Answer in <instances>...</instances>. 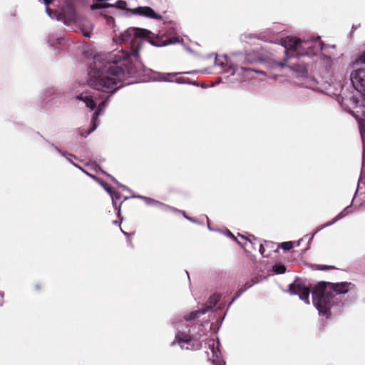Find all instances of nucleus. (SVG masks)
Wrapping results in <instances>:
<instances>
[{"mask_svg": "<svg viewBox=\"0 0 365 365\" xmlns=\"http://www.w3.org/2000/svg\"><path fill=\"white\" fill-rule=\"evenodd\" d=\"M279 77L278 75H273L271 78L273 79H277Z\"/></svg>", "mask_w": 365, "mask_h": 365, "instance_id": "nucleus-40", "label": "nucleus"}, {"mask_svg": "<svg viewBox=\"0 0 365 365\" xmlns=\"http://www.w3.org/2000/svg\"><path fill=\"white\" fill-rule=\"evenodd\" d=\"M150 45L155 47H163L168 45H173L176 43L182 44L184 48L190 53H194V51L190 47L185 44L183 39L179 38V37H175L173 38H169L168 40H163L162 35L157 36L155 38L150 41Z\"/></svg>", "mask_w": 365, "mask_h": 365, "instance_id": "nucleus-14", "label": "nucleus"}, {"mask_svg": "<svg viewBox=\"0 0 365 365\" xmlns=\"http://www.w3.org/2000/svg\"><path fill=\"white\" fill-rule=\"evenodd\" d=\"M359 127V130L361 133V136L363 140V143L365 142V118H359L356 117Z\"/></svg>", "mask_w": 365, "mask_h": 365, "instance_id": "nucleus-25", "label": "nucleus"}, {"mask_svg": "<svg viewBox=\"0 0 365 365\" xmlns=\"http://www.w3.org/2000/svg\"><path fill=\"white\" fill-rule=\"evenodd\" d=\"M48 46L51 47L56 53H61V50L68 48L73 41L66 38L63 34L53 32L46 37Z\"/></svg>", "mask_w": 365, "mask_h": 365, "instance_id": "nucleus-8", "label": "nucleus"}, {"mask_svg": "<svg viewBox=\"0 0 365 365\" xmlns=\"http://www.w3.org/2000/svg\"><path fill=\"white\" fill-rule=\"evenodd\" d=\"M39 1L43 3L46 8H48V6L53 3V0H39Z\"/></svg>", "mask_w": 365, "mask_h": 365, "instance_id": "nucleus-34", "label": "nucleus"}, {"mask_svg": "<svg viewBox=\"0 0 365 365\" xmlns=\"http://www.w3.org/2000/svg\"><path fill=\"white\" fill-rule=\"evenodd\" d=\"M210 68H205L203 69H200V73H210Z\"/></svg>", "mask_w": 365, "mask_h": 365, "instance_id": "nucleus-36", "label": "nucleus"}, {"mask_svg": "<svg viewBox=\"0 0 365 365\" xmlns=\"http://www.w3.org/2000/svg\"><path fill=\"white\" fill-rule=\"evenodd\" d=\"M78 99L83 101L86 106L91 110H93L96 104L98 103V111H96L93 114V116L92 118V128L90 132H88V134H89L91 132H93L94 130H96L97 127L96 120L98 119V117L99 115V112L104 108L105 106V101L100 102V101L102 99V97L100 96V94L98 93H93V95L91 96H83V93H81V96L77 97Z\"/></svg>", "mask_w": 365, "mask_h": 365, "instance_id": "nucleus-7", "label": "nucleus"}, {"mask_svg": "<svg viewBox=\"0 0 365 365\" xmlns=\"http://www.w3.org/2000/svg\"><path fill=\"white\" fill-rule=\"evenodd\" d=\"M46 14L51 19H56L58 21H62L64 24L68 25V23L67 22L68 20V14H66V16L64 13H60L56 14L53 11H52L49 8H46L45 10Z\"/></svg>", "mask_w": 365, "mask_h": 365, "instance_id": "nucleus-19", "label": "nucleus"}, {"mask_svg": "<svg viewBox=\"0 0 365 365\" xmlns=\"http://www.w3.org/2000/svg\"><path fill=\"white\" fill-rule=\"evenodd\" d=\"M327 47H331V48H334L336 47V45H331V46L327 45Z\"/></svg>", "mask_w": 365, "mask_h": 365, "instance_id": "nucleus-43", "label": "nucleus"}, {"mask_svg": "<svg viewBox=\"0 0 365 365\" xmlns=\"http://www.w3.org/2000/svg\"><path fill=\"white\" fill-rule=\"evenodd\" d=\"M107 2L109 1V0H106Z\"/></svg>", "mask_w": 365, "mask_h": 365, "instance_id": "nucleus-46", "label": "nucleus"}, {"mask_svg": "<svg viewBox=\"0 0 365 365\" xmlns=\"http://www.w3.org/2000/svg\"><path fill=\"white\" fill-rule=\"evenodd\" d=\"M314 91H320V92H322L324 91L321 88H317L316 90H314Z\"/></svg>", "mask_w": 365, "mask_h": 365, "instance_id": "nucleus-42", "label": "nucleus"}, {"mask_svg": "<svg viewBox=\"0 0 365 365\" xmlns=\"http://www.w3.org/2000/svg\"><path fill=\"white\" fill-rule=\"evenodd\" d=\"M349 207H346L340 214L336 216V220L340 219L347 215Z\"/></svg>", "mask_w": 365, "mask_h": 365, "instance_id": "nucleus-32", "label": "nucleus"}, {"mask_svg": "<svg viewBox=\"0 0 365 365\" xmlns=\"http://www.w3.org/2000/svg\"><path fill=\"white\" fill-rule=\"evenodd\" d=\"M128 13L154 20L163 19V16L149 6H139L133 9L128 8L125 14Z\"/></svg>", "mask_w": 365, "mask_h": 365, "instance_id": "nucleus-10", "label": "nucleus"}, {"mask_svg": "<svg viewBox=\"0 0 365 365\" xmlns=\"http://www.w3.org/2000/svg\"><path fill=\"white\" fill-rule=\"evenodd\" d=\"M90 177H91L93 179H96V178L93 175H89Z\"/></svg>", "mask_w": 365, "mask_h": 365, "instance_id": "nucleus-45", "label": "nucleus"}, {"mask_svg": "<svg viewBox=\"0 0 365 365\" xmlns=\"http://www.w3.org/2000/svg\"><path fill=\"white\" fill-rule=\"evenodd\" d=\"M341 105L345 110L351 112L358 104L365 108V93H342Z\"/></svg>", "mask_w": 365, "mask_h": 365, "instance_id": "nucleus-9", "label": "nucleus"}, {"mask_svg": "<svg viewBox=\"0 0 365 365\" xmlns=\"http://www.w3.org/2000/svg\"><path fill=\"white\" fill-rule=\"evenodd\" d=\"M74 1L76 2L80 3V4H86V0H74Z\"/></svg>", "mask_w": 365, "mask_h": 365, "instance_id": "nucleus-39", "label": "nucleus"}, {"mask_svg": "<svg viewBox=\"0 0 365 365\" xmlns=\"http://www.w3.org/2000/svg\"><path fill=\"white\" fill-rule=\"evenodd\" d=\"M65 12L68 14V25L73 24V30L81 33L86 38H90L94 29L93 24L88 19H82L77 9L71 2L65 4Z\"/></svg>", "mask_w": 365, "mask_h": 365, "instance_id": "nucleus-6", "label": "nucleus"}, {"mask_svg": "<svg viewBox=\"0 0 365 365\" xmlns=\"http://www.w3.org/2000/svg\"><path fill=\"white\" fill-rule=\"evenodd\" d=\"M255 283V282H254V281H252L251 282L246 283L245 285V288L242 289V292H244L247 289L251 287Z\"/></svg>", "mask_w": 365, "mask_h": 365, "instance_id": "nucleus-35", "label": "nucleus"}, {"mask_svg": "<svg viewBox=\"0 0 365 365\" xmlns=\"http://www.w3.org/2000/svg\"><path fill=\"white\" fill-rule=\"evenodd\" d=\"M143 198L146 200V202L148 204L155 203V202L153 200L150 199V198H147V197H143Z\"/></svg>", "mask_w": 365, "mask_h": 365, "instance_id": "nucleus-38", "label": "nucleus"}, {"mask_svg": "<svg viewBox=\"0 0 365 365\" xmlns=\"http://www.w3.org/2000/svg\"><path fill=\"white\" fill-rule=\"evenodd\" d=\"M3 303V297L2 296H0V305H1Z\"/></svg>", "mask_w": 365, "mask_h": 365, "instance_id": "nucleus-41", "label": "nucleus"}, {"mask_svg": "<svg viewBox=\"0 0 365 365\" xmlns=\"http://www.w3.org/2000/svg\"><path fill=\"white\" fill-rule=\"evenodd\" d=\"M112 180H113L114 182H115L117 184H118V182L115 180V178H112Z\"/></svg>", "mask_w": 365, "mask_h": 365, "instance_id": "nucleus-44", "label": "nucleus"}, {"mask_svg": "<svg viewBox=\"0 0 365 365\" xmlns=\"http://www.w3.org/2000/svg\"><path fill=\"white\" fill-rule=\"evenodd\" d=\"M273 271L277 274H282L286 271V268L283 264H276L273 267Z\"/></svg>", "mask_w": 365, "mask_h": 365, "instance_id": "nucleus-27", "label": "nucleus"}, {"mask_svg": "<svg viewBox=\"0 0 365 365\" xmlns=\"http://www.w3.org/2000/svg\"><path fill=\"white\" fill-rule=\"evenodd\" d=\"M111 195V197H112V199H113V206L115 207V209L118 208L117 207V204L116 202H115V200H118L120 199V194L118 192H112V194Z\"/></svg>", "mask_w": 365, "mask_h": 365, "instance_id": "nucleus-29", "label": "nucleus"}, {"mask_svg": "<svg viewBox=\"0 0 365 365\" xmlns=\"http://www.w3.org/2000/svg\"><path fill=\"white\" fill-rule=\"evenodd\" d=\"M292 69L298 74V77H307L308 75V68L305 64L296 63L292 66Z\"/></svg>", "mask_w": 365, "mask_h": 365, "instance_id": "nucleus-21", "label": "nucleus"}, {"mask_svg": "<svg viewBox=\"0 0 365 365\" xmlns=\"http://www.w3.org/2000/svg\"><path fill=\"white\" fill-rule=\"evenodd\" d=\"M259 251L264 257H268V255L265 254V249L262 244H259Z\"/></svg>", "mask_w": 365, "mask_h": 365, "instance_id": "nucleus-33", "label": "nucleus"}, {"mask_svg": "<svg viewBox=\"0 0 365 365\" xmlns=\"http://www.w3.org/2000/svg\"><path fill=\"white\" fill-rule=\"evenodd\" d=\"M292 242H285L281 244V247L284 250H289L292 248Z\"/></svg>", "mask_w": 365, "mask_h": 365, "instance_id": "nucleus-28", "label": "nucleus"}, {"mask_svg": "<svg viewBox=\"0 0 365 365\" xmlns=\"http://www.w3.org/2000/svg\"><path fill=\"white\" fill-rule=\"evenodd\" d=\"M148 29L130 27L120 34V39L126 46L105 53H96L86 48L83 53L93 62L88 67V78L82 83V91L87 85L96 91H118L126 86L138 83L140 51L142 36L150 34Z\"/></svg>", "mask_w": 365, "mask_h": 365, "instance_id": "nucleus-1", "label": "nucleus"}, {"mask_svg": "<svg viewBox=\"0 0 365 365\" xmlns=\"http://www.w3.org/2000/svg\"><path fill=\"white\" fill-rule=\"evenodd\" d=\"M140 66V76L138 83L144 82H173V78L179 75H194L200 73V69L191 70L184 72L163 73L147 68L143 63H138Z\"/></svg>", "mask_w": 365, "mask_h": 365, "instance_id": "nucleus-5", "label": "nucleus"}, {"mask_svg": "<svg viewBox=\"0 0 365 365\" xmlns=\"http://www.w3.org/2000/svg\"><path fill=\"white\" fill-rule=\"evenodd\" d=\"M360 26H361V24H357V25H356V24H353V25H352V26H351V31H350V32H349V36L350 38H351V36H353V34H354V31H355L358 28H359Z\"/></svg>", "mask_w": 365, "mask_h": 365, "instance_id": "nucleus-30", "label": "nucleus"}, {"mask_svg": "<svg viewBox=\"0 0 365 365\" xmlns=\"http://www.w3.org/2000/svg\"><path fill=\"white\" fill-rule=\"evenodd\" d=\"M109 4L106 0H92L90 9L91 11L105 10L110 8V6H108Z\"/></svg>", "mask_w": 365, "mask_h": 365, "instance_id": "nucleus-20", "label": "nucleus"}, {"mask_svg": "<svg viewBox=\"0 0 365 365\" xmlns=\"http://www.w3.org/2000/svg\"><path fill=\"white\" fill-rule=\"evenodd\" d=\"M354 285L350 282L329 283L320 282L312 291L313 304L320 314H327L331 306L332 294L329 290L332 289L336 294H345L353 289Z\"/></svg>", "mask_w": 365, "mask_h": 365, "instance_id": "nucleus-3", "label": "nucleus"}, {"mask_svg": "<svg viewBox=\"0 0 365 365\" xmlns=\"http://www.w3.org/2000/svg\"><path fill=\"white\" fill-rule=\"evenodd\" d=\"M240 69L245 72L252 71V72H255L257 73H260V74H264V75L265 74V72L264 71L257 69V68H250L247 66H241Z\"/></svg>", "mask_w": 365, "mask_h": 365, "instance_id": "nucleus-26", "label": "nucleus"}, {"mask_svg": "<svg viewBox=\"0 0 365 365\" xmlns=\"http://www.w3.org/2000/svg\"><path fill=\"white\" fill-rule=\"evenodd\" d=\"M209 346H210L211 355L208 354L209 359L215 365H225V361L221 358V353L219 350L220 342H217L212 339L209 341Z\"/></svg>", "mask_w": 365, "mask_h": 365, "instance_id": "nucleus-17", "label": "nucleus"}, {"mask_svg": "<svg viewBox=\"0 0 365 365\" xmlns=\"http://www.w3.org/2000/svg\"><path fill=\"white\" fill-rule=\"evenodd\" d=\"M110 8H115L119 10H124L127 6V2L125 0H117L114 4H108Z\"/></svg>", "mask_w": 365, "mask_h": 365, "instance_id": "nucleus-23", "label": "nucleus"}, {"mask_svg": "<svg viewBox=\"0 0 365 365\" xmlns=\"http://www.w3.org/2000/svg\"><path fill=\"white\" fill-rule=\"evenodd\" d=\"M215 66H217L224 69L223 74L230 73V75L217 77L215 81H198L187 77H179L173 79V83L177 84H187L200 87L202 89H207L210 87H214L220 83H227L232 81L230 79L231 76H234L238 70V67L232 63L227 55L223 56V59L220 58L217 55L215 58Z\"/></svg>", "mask_w": 365, "mask_h": 365, "instance_id": "nucleus-4", "label": "nucleus"}, {"mask_svg": "<svg viewBox=\"0 0 365 365\" xmlns=\"http://www.w3.org/2000/svg\"><path fill=\"white\" fill-rule=\"evenodd\" d=\"M352 65H365V50L356 56V57L352 61Z\"/></svg>", "mask_w": 365, "mask_h": 365, "instance_id": "nucleus-24", "label": "nucleus"}, {"mask_svg": "<svg viewBox=\"0 0 365 365\" xmlns=\"http://www.w3.org/2000/svg\"><path fill=\"white\" fill-rule=\"evenodd\" d=\"M270 58L266 55L263 54L258 49H252L245 51L244 61L248 64H254L257 63H267Z\"/></svg>", "mask_w": 365, "mask_h": 365, "instance_id": "nucleus-15", "label": "nucleus"}, {"mask_svg": "<svg viewBox=\"0 0 365 365\" xmlns=\"http://www.w3.org/2000/svg\"><path fill=\"white\" fill-rule=\"evenodd\" d=\"M148 31L150 32V34L143 35L142 36V45L144 43L145 40H147V41L150 43V41L153 38H155L158 35H162L163 36V40L175 38V36H172L177 35L176 23L174 21H168V28L160 30L156 35H154L150 30Z\"/></svg>", "mask_w": 365, "mask_h": 365, "instance_id": "nucleus-12", "label": "nucleus"}, {"mask_svg": "<svg viewBox=\"0 0 365 365\" xmlns=\"http://www.w3.org/2000/svg\"><path fill=\"white\" fill-rule=\"evenodd\" d=\"M319 36L316 39L314 38H299L294 36H287L281 39L280 44L284 49V58L277 65L284 68L287 61L293 57L300 58L307 56L312 58L319 55L324 61L331 59L330 56L322 53L327 48V44L319 40Z\"/></svg>", "mask_w": 365, "mask_h": 365, "instance_id": "nucleus-2", "label": "nucleus"}, {"mask_svg": "<svg viewBox=\"0 0 365 365\" xmlns=\"http://www.w3.org/2000/svg\"><path fill=\"white\" fill-rule=\"evenodd\" d=\"M220 295L217 294L211 295L205 308L192 312L189 315L185 317V319L186 321H190L197 318L200 314H203L206 313L209 309H211L217 304V303L220 300Z\"/></svg>", "mask_w": 365, "mask_h": 365, "instance_id": "nucleus-16", "label": "nucleus"}, {"mask_svg": "<svg viewBox=\"0 0 365 365\" xmlns=\"http://www.w3.org/2000/svg\"><path fill=\"white\" fill-rule=\"evenodd\" d=\"M106 22L109 26H115V19L111 16L106 17Z\"/></svg>", "mask_w": 365, "mask_h": 365, "instance_id": "nucleus-31", "label": "nucleus"}, {"mask_svg": "<svg viewBox=\"0 0 365 365\" xmlns=\"http://www.w3.org/2000/svg\"><path fill=\"white\" fill-rule=\"evenodd\" d=\"M289 292L292 294H298L306 304H309V289L307 287L294 282L290 285Z\"/></svg>", "mask_w": 365, "mask_h": 365, "instance_id": "nucleus-18", "label": "nucleus"}, {"mask_svg": "<svg viewBox=\"0 0 365 365\" xmlns=\"http://www.w3.org/2000/svg\"><path fill=\"white\" fill-rule=\"evenodd\" d=\"M351 84L355 91H365V68H355L350 73Z\"/></svg>", "mask_w": 365, "mask_h": 365, "instance_id": "nucleus-11", "label": "nucleus"}, {"mask_svg": "<svg viewBox=\"0 0 365 365\" xmlns=\"http://www.w3.org/2000/svg\"><path fill=\"white\" fill-rule=\"evenodd\" d=\"M240 38L242 41H245V39L257 38L264 42H269L279 45H281L280 41L282 39V38H278L270 30H267L264 32H262L258 36L254 34H244L241 35ZM283 38L284 37H282V38Z\"/></svg>", "mask_w": 365, "mask_h": 365, "instance_id": "nucleus-13", "label": "nucleus"}, {"mask_svg": "<svg viewBox=\"0 0 365 365\" xmlns=\"http://www.w3.org/2000/svg\"><path fill=\"white\" fill-rule=\"evenodd\" d=\"M177 342L182 346V344H188L190 342V336L184 333H178L175 336Z\"/></svg>", "mask_w": 365, "mask_h": 365, "instance_id": "nucleus-22", "label": "nucleus"}, {"mask_svg": "<svg viewBox=\"0 0 365 365\" xmlns=\"http://www.w3.org/2000/svg\"><path fill=\"white\" fill-rule=\"evenodd\" d=\"M103 186L108 193L112 194L111 188L109 186H108L106 184H103Z\"/></svg>", "mask_w": 365, "mask_h": 365, "instance_id": "nucleus-37", "label": "nucleus"}]
</instances>
